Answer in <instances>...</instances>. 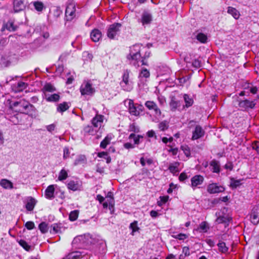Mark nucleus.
<instances>
[{
  "instance_id": "17",
  "label": "nucleus",
  "mask_w": 259,
  "mask_h": 259,
  "mask_svg": "<svg viewBox=\"0 0 259 259\" xmlns=\"http://www.w3.org/2000/svg\"><path fill=\"white\" fill-rule=\"evenodd\" d=\"M152 20L151 14L148 12H144L141 16V22L143 25L149 24L151 23Z\"/></svg>"
},
{
  "instance_id": "19",
  "label": "nucleus",
  "mask_w": 259,
  "mask_h": 259,
  "mask_svg": "<svg viewBox=\"0 0 259 259\" xmlns=\"http://www.w3.org/2000/svg\"><path fill=\"white\" fill-rule=\"evenodd\" d=\"M54 192L55 185H51L49 186L46 189L45 192V196L47 199H52L55 197Z\"/></svg>"
},
{
  "instance_id": "25",
  "label": "nucleus",
  "mask_w": 259,
  "mask_h": 259,
  "mask_svg": "<svg viewBox=\"0 0 259 259\" xmlns=\"http://www.w3.org/2000/svg\"><path fill=\"white\" fill-rule=\"evenodd\" d=\"M44 98L48 102H57L60 99V96L58 94H46Z\"/></svg>"
},
{
  "instance_id": "58",
  "label": "nucleus",
  "mask_w": 259,
  "mask_h": 259,
  "mask_svg": "<svg viewBox=\"0 0 259 259\" xmlns=\"http://www.w3.org/2000/svg\"><path fill=\"white\" fill-rule=\"evenodd\" d=\"M182 148L185 155L187 157H189L191 154L190 148L188 146H183Z\"/></svg>"
},
{
  "instance_id": "29",
  "label": "nucleus",
  "mask_w": 259,
  "mask_h": 259,
  "mask_svg": "<svg viewBox=\"0 0 259 259\" xmlns=\"http://www.w3.org/2000/svg\"><path fill=\"white\" fill-rule=\"evenodd\" d=\"M35 10L38 12H41L46 7L44 3L40 1H34L31 3Z\"/></svg>"
},
{
  "instance_id": "43",
  "label": "nucleus",
  "mask_w": 259,
  "mask_h": 259,
  "mask_svg": "<svg viewBox=\"0 0 259 259\" xmlns=\"http://www.w3.org/2000/svg\"><path fill=\"white\" fill-rule=\"evenodd\" d=\"M150 76L149 71L145 68L142 69L139 75V78L142 79V78H147Z\"/></svg>"
},
{
  "instance_id": "37",
  "label": "nucleus",
  "mask_w": 259,
  "mask_h": 259,
  "mask_svg": "<svg viewBox=\"0 0 259 259\" xmlns=\"http://www.w3.org/2000/svg\"><path fill=\"white\" fill-rule=\"evenodd\" d=\"M87 161V158L84 155H79L77 156L74 160V165H77L82 163H85Z\"/></svg>"
},
{
  "instance_id": "6",
  "label": "nucleus",
  "mask_w": 259,
  "mask_h": 259,
  "mask_svg": "<svg viewBox=\"0 0 259 259\" xmlns=\"http://www.w3.org/2000/svg\"><path fill=\"white\" fill-rule=\"evenodd\" d=\"M17 60V56L15 54L9 53L2 56L0 60V64L4 67H8L11 63L15 62Z\"/></svg>"
},
{
  "instance_id": "57",
  "label": "nucleus",
  "mask_w": 259,
  "mask_h": 259,
  "mask_svg": "<svg viewBox=\"0 0 259 259\" xmlns=\"http://www.w3.org/2000/svg\"><path fill=\"white\" fill-rule=\"evenodd\" d=\"M252 148L259 154V142L254 141L252 143Z\"/></svg>"
},
{
  "instance_id": "15",
  "label": "nucleus",
  "mask_w": 259,
  "mask_h": 259,
  "mask_svg": "<svg viewBox=\"0 0 259 259\" xmlns=\"http://www.w3.org/2000/svg\"><path fill=\"white\" fill-rule=\"evenodd\" d=\"M224 190L225 188L224 187L214 183L209 184L207 187V191L211 194L222 192Z\"/></svg>"
},
{
  "instance_id": "26",
  "label": "nucleus",
  "mask_w": 259,
  "mask_h": 259,
  "mask_svg": "<svg viewBox=\"0 0 259 259\" xmlns=\"http://www.w3.org/2000/svg\"><path fill=\"white\" fill-rule=\"evenodd\" d=\"M209 229V225L206 222H201L197 229V231L200 233H206Z\"/></svg>"
},
{
  "instance_id": "36",
  "label": "nucleus",
  "mask_w": 259,
  "mask_h": 259,
  "mask_svg": "<svg viewBox=\"0 0 259 259\" xmlns=\"http://www.w3.org/2000/svg\"><path fill=\"white\" fill-rule=\"evenodd\" d=\"M10 121L15 125L19 124L21 121V115L17 114L12 116L10 119Z\"/></svg>"
},
{
  "instance_id": "7",
  "label": "nucleus",
  "mask_w": 259,
  "mask_h": 259,
  "mask_svg": "<svg viewBox=\"0 0 259 259\" xmlns=\"http://www.w3.org/2000/svg\"><path fill=\"white\" fill-rule=\"evenodd\" d=\"M80 91L82 95H92L95 90L90 82L84 81L80 88Z\"/></svg>"
},
{
  "instance_id": "9",
  "label": "nucleus",
  "mask_w": 259,
  "mask_h": 259,
  "mask_svg": "<svg viewBox=\"0 0 259 259\" xmlns=\"http://www.w3.org/2000/svg\"><path fill=\"white\" fill-rule=\"evenodd\" d=\"M75 6L74 3H69L66 8L65 16L67 21H71L75 17Z\"/></svg>"
},
{
  "instance_id": "40",
  "label": "nucleus",
  "mask_w": 259,
  "mask_h": 259,
  "mask_svg": "<svg viewBox=\"0 0 259 259\" xmlns=\"http://www.w3.org/2000/svg\"><path fill=\"white\" fill-rule=\"evenodd\" d=\"M111 140V136L107 135L105 139L101 142L100 147L105 149L107 146L110 144Z\"/></svg>"
},
{
  "instance_id": "54",
  "label": "nucleus",
  "mask_w": 259,
  "mask_h": 259,
  "mask_svg": "<svg viewBox=\"0 0 259 259\" xmlns=\"http://www.w3.org/2000/svg\"><path fill=\"white\" fill-rule=\"evenodd\" d=\"M169 197L168 196H160V201L158 202V205L159 206L162 205L163 204L165 203L168 200Z\"/></svg>"
},
{
  "instance_id": "24",
  "label": "nucleus",
  "mask_w": 259,
  "mask_h": 259,
  "mask_svg": "<svg viewBox=\"0 0 259 259\" xmlns=\"http://www.w3.org/2000/svg\"><path fill=\"white\" fill-rule=\"evenodd\" d=\"M194 38H196L201 43H206L207 41V36L206 34L202 32H198L194 34Z\"/></svg>"
},
{
  "instance_id": "61",
  "label": "nucleus",
  "mask_w": 259,
  "mask_h": 259,
  "mask_svg": "<svg viewBox=\"0 0 259 259\" xmlns=\"http://www.w3.org/2000/svg\"><path fill=\"white\" fill-rule=\"evenodd\" d=\"M130 228L132 229L133 232H136L138 230L139 228L137 226V222L135 221L130 225Z\"/></svg>"
},
{
  "instance_id": "11",
  "label": "nucleus",
  "mask_w": 259,
  "mask_h": 259,
  "mask_svg": "<svg viewBox=\"0 0 259 259\" xmlns=\"http://www.w3.org/2000/svg\"><path fill=\"white\" fill-rule=\"evenodd\" d=\"M256 104L254 101L244 100L239 102V106L242 110H246L248 109H252Z\"/></svg>"
},
{
  "instance_id": "32",
  "label": "nucleus",
  "mask_w": 259,
  "mask_h": 259,
  "mask_svg": "<svg viewBox=\"0 0 259 259\" xmlns=\"http://www.w3.org/2000/svg\"><path fill=\"white\" fill-rule=\"evenodd\" d=\"M0 185L6 189H12L13 187V183L7 179H2L0 181Z\"/></svg>"
},
{
  "instance_id": "50",
  "label": "nucleus",
  "mask_w": 259,
  "mask_h": 259,
  "mask_svg": "<svg viewBox=\"0 0 259 259\" xmlns=\"http://www.w3.org/2000/svg\"><path fill=\"white\" fill-rule=\"evenodd\" d=\"M168 127V122L166 121H162L158 124L159 128L162 131H164L167 129Z\"/></svg>"
},
{
  "instance_id": "33",
  "label": "nucleus",
  "mask_w": 259,
  "mask_h": 259,
  "mask_svg": "<svg viewBox=\"0 0 259 259\" xmlns=\"http://www.w3.org/2000/svg\"><path fill=\"white\" fill-rule=\"evenodd\" d=\"M210 168L213 172H219L220 171V164L215 160H212L210 163Z\"/></svg>"
},
{
  "instance_id": "23",
  "label": "nucleus",
  "mask_w": 259,
  "mask_h": 259,
  "mask_svg": "<svg viewBox=\"0 0 259 259\" xmlns=\"http://www.w3.org/2000/svg\"><path fill=\"white\" fill-rule=\"evenodd\" d=\"M90 36L93 41L97 42L101 38L102 34L99 29H95L91 32Z\"/></svg>"
},
{
  "instance_id": "20",
  "label": "nucleus",
  "mask_w": 259,
  "mask_h": 259,
  "mask_svg": "<svg viewBox=\"0 0 259 259\" xmlns=\"http://www.w3.org/2000/svg\"><path fill=\"white\" fill-rule=\"evenodd\" d=\"M82 253L83 252L78 251H73L69 253L63 259H79L84 255V254Z\"/></svg>"
},
{
  "instance_id": "13",
  "label": "nucleus",
  "mask_w": 259,
  "mask_h": 259,
  "mask_svg": "<svg viewBox=\"0 0 259 259\" xmlns=\"http://www.w3.org/2000/svg\"><path fill=\"white\" fill-rule=\"evenodd\" d=\"M204 133L205 132L201 126L199 125H196L192 132V139L195 140L202 137L204 135Z\"/></svg>"
},
{
  "instance_id": "52",
  "label": "nucleus",
  "mask_w": 259,
  "mask_h": 259,
  "mask_svg": "<svg viewBox=\"0 0 259 259\" xmlns=\"http://www.w3.org/2000/svg\"><path fill=\"white\" fill-rule=\"evenodd\" d=\"M27 87V84L23 81H20L17 83V91H22Z\"/></svg>"
},
{
  "instance_id": "34",
  "label": "nucleus",
  "mask_w": 259,
  "mask_h": 259,
  "mask_svg": "<svg viewBox=\"0 0 259 259\" xmlns=\"http://www.w3.org/2000/svg\"><path fill=\"white\" fill-rule=\"evenodd\" d=\"M180 105L179 101L176 100L175 98H172L169 103L170 110L172 111H176L177 108L180 106Z\"/></svg>"
},
{
  "instance_id": "42",
  "label": "nucleus",
  "mask_w": 259,
  "mask_h": 259,
  "mask_svg": "<svg viewBox=\"0 0 259 259\" xmlns=\"http://www.w3.org/2000/svg\"><path fill=\"white\" fill-rule=\"evenodd\" d=\"M178 76V79L179 80V84L180 85H183L185 83L189 81L190 78V75H187L185 76L180 77L178 74L177 75Z\"/></svg>"
},
{
  "instance_id": "45",
  "label": "nucleus",
  "mask_w": 259,
  "mask_h": 259,
  "mask_svg": "<svg viewBox=\"0 0 259 259\" xmlns=\"http://www.w3.org/2000/svg\"><path fill=\"white\" fill-rule=\"evenodd\" d=\"M60 224H54L51 226V229L50 231L51 233L56 234L60 232Z\"/></svg>"
},
{
  "instance_id": "62",
  "label": "nucleus",
  "mask_w": 259,
  "mask_h": 259,
  "mask_svg": "<svg viewBox=\"0 0 259 259\" xmlns=\"http://www.w3.org/2000/svg\"><path fill=\"white\" fill-rule=\"evenodd\" d=\"M183 253L184 254L185 256H188L190 255V249L188 247L185 246L183 248Z\"/></svg>"
},
{
  "instance_id": "21",
  "label": "nucleus",
  "mask_w": 259,
  "mask_h": 259,
  "mask_svg": "<svg viewBox=\"0 0 259 259\" xmlns=\"http://www.w3.org/2000/svg\"><path fill=\"white\" fill-rule=\"evenodd\" d=\"M36 203V200L31 197H28L27 199L25 207L28 211H31L33 210L34 207Z\"/></svg>"
},
{
  "instance_id": "39",
  "label": "nucleus",
  "mask_w": 259,
  "mask_h": 259,
  "mask_svg": "<svg viewBox=\"0 0 259 259\" xmlns=\"http://www.w3.org/2000/svg\"><path fill=\"white\" fill-rule=\"evenodd\" d=\"M143 137L142 136L140 135L137 136L134 133L130 134L129 136V139H133L134 143L137 145L140 144L141 142V139H143Z\"/></svg>"
},
{
  "instance_id": "35",
  "label": "nucleus",
  "mask_w": 259,
  "mask_h": 259,
  "mask_svg": "<svg viewBox=\"0 0 259 259\" xmlns=\"http://www.w3.org/2000/svg\"><path fill=\"white\" fill-rule=\"evenodd\" d=\"M5 27L9 31H15L17 30L18 26L15 24L12 20H9L6 24Z\"/></svg>"
},
{
  "instance_id": "44",
  "label": "nucleus",
  "mask_w": 259,
  "mask_h": 259,
  "mask_svg": "<svg viewBox=\"0 0 259 259\" xmlns=\"http://www.w3.org/2000/svg\"><path fill=\"white\" fill-rule=\"evenodd\" d=\"M38 228L42 234L46 233L49 230L48 224L46 222H41L39 225Z\"/></svg>"
},
{
  "instance_id": "47",
  "label": "nucleus",
  "mask_w": 259,
  "mask_h": 259,
  "mask_svg": "<svg viewBox=\"0 0 259 259\" xmlns=\"http://www.w3.org/2000/svg\"><path fill=\"white\" fill-rule=\"evenodd\" d=\"M78 217V211L75 210L70 212L69 214V220L71 221H74L77 220Z\"/></svg>"
},
{
  "instance_id": "16",
  "label": "nucleus",
  "mask_w": 259,
  "mask_h": 259,
  "mask_svg": "<svg viewBox=\"0 0 259 259\" xmlns=\"http://www.w3.org/2000/svg\"><path fill=\"white\" fill-rule=\"evenodd\" d=\"M251 222L254 225H257L259 223V210L253 208L250 215Z\"/></svg>"
},
{
  "instance_id": "59",
  "label": "nucleus",
  "mask_w": 259,
  "mask_h": 259,
  "mask_svg": "<svg viewBox=\"0 0 259 259\" xmlns=\"http://www.w3.org/2000/svg\"><path fill=\"white\" fill-rule=\"evenodd\" d=\"M25 226L28 230H32L34 228V224L33 222L28 221L26 223Z\"/></svg>"
},
{
  "instance_id": "46",
  "label": "nucleus",
  "mask_w": 259,
  "mask_h": 259,
  "mask_svg": "<svg viewBox=\"0 0 259 259\" xmlns=\"http://www.w3.org/2000/svg\"><path fill=\"white\" fill-rule=\"evenodd\" d=\"M150 53L149 51H145V54L143 56H141V59L139 61L140 65H146L147 63L145 61V60L149 57Z\"/></svg>"
},
{
  "instance_id": "8",
  "label": "nucleus",
  "mask_w": 259,
  "mask_h": 259,
  "mask_svg": "<svg viewBox=\"0 0 259 259\" xmlns=\"http://www.w3.org/2000/svg\"><path fill=\"white\" fill-rule=\"evenodd\" d=\"M143 106L142 105L135 104L133 101L130 100L128 103V111L130 113L134 116L139 115L142 111Z\"/></svg>"
},
{
  "instance_id": "22",
  "label": "nucleus",
  "mask_w": 259,
  "mask_h": 259,
  "mask_svg": "<svg viewBox=\"0 0 259 259\" xmlns=\"http://www.w3.org/2000/svg\"><path fill=\"white\" fill-rule=\"evenodd\" d=\"M183 98L185 102V105L183 106V108H189L192 106L194 103V101L190 95L185 94L183 95Z\"/></svg>"
},
{
  "instance_id": "53",
  "label": "nucleus",
  "mask_w": 259,
  "mask_h": 259,
  "mask_svg": "<svg viewBox=\"0 0 259 259\" xmlns=\"http://www.w3.org/2000/svg\"><path fill=\"white\" fill-rule=\"evenodd\" d=\"M19 244L22 246L26 250L29 251L30 248V246L23 240H20L19 242Z\"/></svg>"
},
{
  "instance_id": "28",
  "label": "nucleus",
  "mask_w": 259,
  "mask_h": 259,
  "mask_svg": "<svg viewBox=\"0 0 259 259\" xmlns=\"http://www.w3.org/2000/svg\"><path fill=\"white\" fill-rule=\"evenodd\" d=\"M242 180H236L233 178H230L229 186L232 189H236L242 185Z\"/></svg>"
},
{
  "instance_id": "31",
  "label": "nucleus",
  "mask_w": 259,
  "mask_h": 259,
  "mask_svg": "<svg viewBox=\"0 0 259 259\" xmlns=\"http://www.w3.org/2000/svg\"><path fill=\"white\" fill-rule=\"evenodd\" d=\"M179 166L180 163L179 162H174L169 164L168 169L170 172L175 174L179 171Z\"/></svg>"
},
{
  "instance_id": "63",
  "label": "nucleus",
  "mask_w": 259,
  "mask_h": 259,
  "mask_svg": "<svg viewBox=\"0 0 259 259\" xmlns=\"http://www.w3.org/2000/svg\"><path fill=\"white\" fill-rule=\"evenodd\" d=\"M56 128V124L54 123L48 125L46 126V128L49 132H52L55 130Z\"/></svg>"
},
{
  "instance_id": "30",
  "label": "nucleus",
  "mask_w": 259,
  "mask_h": 259,
  "mask_svg": "<svg viewBox=\"0 0 259 259\" xmlns=\"http://www.w3.org/2000/svg\"><path fill=\"white\" fill-rule=\"evenodd\" d=\"M55 91V88L51 83H46L42 89V91L44 93V96H45L46 93L50 94V93H52Z\"/></svg>"
},
{
  "instance_id": "3",
  "label": "nucleus",
  "mask_w": 259,
  "mask_h": 259,
  "mask_svg": "<svg viewBox=\"0 0 259 259\" xmlns=\"http://www.w3.org/2000/svg\"><path fill=\"white\" fill-rule=\"evenodd\" d=\"M104 116L97 115L92 120V125H87L84 128V132L90 135H94L101 127L103 121Z\"/></svg>"
},
{
  "instance_id": "2",
  "label": "nucleus",
  "mask_w": 259,
  "mask_h": 259,
  "mask_svg": "<svg viewBox=\"0 0 259 259\" xmlns=\"http://www.w3.org/2000/svg\"><path fill=\"white\" fill-rule=\"evenodd\" d=\"M11 107L16 112L27 114L32 110L34 106L25 100L16 101L11 104Z\"/></svg>"
},
{
  "instance_id": "10",
  "label": "nucleus",
  "mask_w": 259,
  "mask_h": 259,
  "mask_svg": "<svg viewBox=\"0 0 259 259\" xmlns=\"http://www.w3.org/2000/svg\"><path fill=\"white\" fill-rule=\"evenodd\" d=\"M145 105L149 110H153L156 116L159 117L161 115V111L154 102L151 101H146Z\"/></svg>"
},
{
  "instance_id": "55",
  "label": "nucleus",
  "mask_w": 259,
  "mask_h": 259,
  "mask_svg": "<svg viewBox=\"0 0 259 259\" xmlns=\"http://www.w3.org/2000/svg\"><path fill=\"white\" fill-rule=\"evenodd\" d=\"M70 155V151L69 148L67 147H65L63 149V159H66L69 157Z\"/></svg>"
},
{
  "instance_id": "18",
  "label": "nucleus",
  "mask_w": 259,
  "mask_h": 259,
  "mask_svg": "<svg viewBox=\"0 0 259 259\" xmlns=\"http://www.w3.org/2000/svg\"><path fill=\"white\" fill-rule=\"evenodd\" d=\"M13 5L15 12L21 11L25 8V5L23 0H14Z\"/></svg>"
},
{
  "instance_id": "64",
  "label": "nucleus",
  "mask_w": 259,
  "mask_h": 259,
  "mask_svg": "<svg viewBox=\"0 0 259 259\" xmlns=\"http://www.w3.org/2000/svg\"><path fill=\"white\" fill-rule=\"evenodd\" d=\"M188 178L187 175L185 172H182L179 178V179L180 181L183 182L184 180H186Z\"/></svg>"
},
{
  "instance_id": "56",
  "label": "nucleus",
  "mask_w": 259,
  "mask_h": 259,
  "mask_svg": "<svg viewBox=\"0 0 259 259\" xmlns=\"http://www.w3.org/2000/svg\"><path fill=\"white\" fill-rule=\"evenodd\" d=\"M129 131L135 133H138L139 132V128L135 124V123H133L130 125Z\"/></svg>"
},
{
  "instance_id": "14",
  "label": "nucleus",
  "mask_w": 259,
  "mask_h": 259,
  "mask_svg": "<svg viewBox=\"0 0 259 259\" xmlns=\"http://www.w3.org/2000/svg\"><path fill=\"white\" fill-rule=\"evenodd\" d=\"M67 188L73 191L80 190L81 188V183L79 181H69L67 184Z\"/></svg>"
},
{
  "instance_id": "4",
  "label": "nucleus",
  "mask_w": 259,
  "mask_h": 259,
  "mask_svg": "<svg viewBox=\"0 0 259 259\" xmlns=\"http://www.w3.org/2000/svg\"><path fill=\"white\" fill-rule=\"evenodd\" d=\"M122 79L120 82V85L122 89L126 92H130L133 89V83L130 80V71L126 70L122 75Z\"/></svg>"
},
{
  "instance_id": "12",
  "label": "nucleus",
  "mask_w": 259,
  "mask_h": 259,
  "mask_svg": "<svg viewBox=\"0 0 259 259\" xmlns=\"http://www.w3.org/2000/svg\"><path fill=\"white\" fill-rule=\"evenodd\" d=\"M204 181L203 176L198 175L193 177L191 179V186L193 190L195 189L198 186L201 185Z\"/></svg>"
},
{
  "instance_id": "5",
  "label": "nucleus",
  "mask_w": 259,
  "mask_h": 259,
  "mask_svg": "<svg viewBox=\"0 0 259 259\" xmlns=\"http://www.w3.org/2000/svg\"><path fill=\"white\" fill-rule=\"evenodd\" d=\"M121 24L119 23H114L109 25L107 35L110 39H114L116 36H118L120 33Z\"/></svg>"
},
{
  "instance_id": "38",
  "label": "nucleus",
  "mask_w": 259,
  "mask_h": 259,
  "mask_svg": "<svg viewBox=\"0 0 259 259\" xmlns=\"http://www.w3.org/2000/svg\"><path fill=\"white\" fill-rule=\"evenodd\" d=\"M68 176V171L64 168L62 169L59 173L58 179L59 181H63L66 180Z\"/></svg>"
},
{
  "instance_id": "49",
  "label": "nucleus",
  "mask_w": 259,
  "mask_h": 259,
  "mask_svg": "<svg viewBox=\"0 0 259 259\" xmlns=\"http://www.w3.org/2000/svg\"><path fill=\"white\" fill-rule=\"evenodd\" d=\"M172 237L175 239H179L180 240H184L188 238V235L185 234L180 233L177 235H172Z\"/></svg>"
},
{
  "instance_id": "41",
  "label": "nucleus",
  "mask_w": 259,
  "mask_h": 259,
  "mask_svg": "<svg viewBox=\"0 0 259 259\" xmlns=\"http://www.w3.org/2000/svg\"><path fill=\"white\" fill-rule=\"evenodd\" d=\"M69 108V105L66 102H64L58 105L57 111L63 113Z\"/></svg>"
},
{
  "instance_id": "1",
  "label": "nucleus",
  "mask_w": 259,
  "mask_h": 259,
  "mask_svg": "<svg viewBox=\"0 0 259 259\" xmlns=\"http://www.w3.org/2000/svg\"><path fill=\"white\" fill-rule=\"evenodd\" d=\"M147 49L141 44H136L130 48V53L127 59L131 60V63L135 66H140L139 61L141 59V52Z\"/></svg>"
},
{
  "instance_id": "48",
  "label": "nucleus",
  "mask_w": 259,
  "mask_h": 259,
  "mask_svg": "<svg viewBox=\"0 0 259 259\" xmlns=\"http://www.w3.org/2000/svg\"><path fill=\"white\" fill-rule=\"evenodd\" d=\"M218 246L219 247V250L220 252L222 253H226L227 252V247L226 245V243L224 242H220L218 244Z\"/></svg>"
},
{
  "instance_id": "51",
  "label": "nucleus",
  "mask_w": 259,
  "mask_h": 259,
  "mask_svg": "<svg viewBox=\"0 0 259 259\" xmlns=\"http://www.w3.org/2000/svg\"><path fill=\"white\" fill-rule=\"evenodd\" d=\"M227 221V217L224 215H220L216 220V222L218 224L225 223V227H226V222Z\"/></svg>"
},
{
  "instance_id": "27",
  "label": "nucleus",
  "mask_w": 259,
  "mask_h": 259,
  "mask_svg": "<svg viewBox=\"0 0 259 259\" xmlns=\"http://www.w3.org/2000/svg\"><path fill=\"white\" fill-rule=\"evenodd\" d=\"M228 13L231 15L236 20L238 19L240 16V12L236 9L231 7H228Z\"/></svg>"
},
{
  "instance_id": "60",
  "label": "nucleus",
  "mask_w": 259,
  "mask_h": 259,
  "mask_svg": "<svg viewBox=\"0 0 259 259\" xmlns=\"http://www.w3.org/2000/svg\"><path fill=\"white\" fill-rule=\"evenodd\" d=\"M248 88L249 89L250 93L255 94L257 91V88L256 87H253L251 84L248 85Z\"/></svg>"
}]
</instances>
